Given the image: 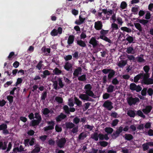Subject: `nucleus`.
Returning a JSON list of instances; mask_svg holds the SVG:
<instances>
[{
    "mask_svg": "<svg viewBox=\"0 0 153 153\" xmlns=\"http://www.w3.org/2000/svg\"><path fill=\"white\" fill-rule=\"evenodd\" d=\"M92 88V87L90 84L86 85L84 87L86 94L88 96L91 97L95 98H96L97 96L94 95L93 92L91 91Z\"/></svg>",
    "mask_w": 153,
    "mask_h": 153,
    "instance_id": "1",
    "label": "nucleus"
},
{
    "mask_svg": "<svg viewBox=\"0 0 153 153\" xmlns=\"http://www.w3.org/2000/svg\"><path fill=\"white\" fill-rule=\"evenodd\" d=\"M47 123L48 126L44 127L43 129L44 131L46 132L48 131L54 129L55 125L54 121L51 120V121H47Z\"/></svg>",
    "mask_w": 153,
    "mask_h": 153,
    "instance_id": "2",
    "label": "nucleus"
},
{
    "mask_svg": "<svg viewBox=\"0 0 153 153\" xmlns=\"http://www.w3.org/2000/svg\"><path fill=\"white\" fill-rule=\"evenodd\" d=\"M128 105L130 106L132 105H135L137 102H139L140 100L138 97H135L134 98L132 97H128L127 99Z\"/></svg>",
    "mask_w": 153,
    "mask_h": 153,
    "instance_id": "3",
    "label": "nucleus"
},
{
    "mask_svg": "<svg viewBox=\"0 0 153 153\" xmlns=\"http://www.w3.org/2000/svg\"><path fill=\"white\" fill-rule=\"evenodd\" d=\"M129 88L132 91H135L137 92L140 91L142 89V88L139 85H137L134 83H131L130 85Z\"/></svg>",
    "mask_w": 153,
    "mask_h": 153,
    "instance_id": "4",
    "label": "nucleus"
},
{
    "mask_svg": "<svg viewBox=\"0 0 153 153\" xmlns=\"http://www.w3.org/2000/svg\"><path fill=\"white\" fill-rule=\"evenodd\" d=\"M73 65L69 62H65L64 66V68L67 71H69V73H72V68Z\"/></svg>",
    "mask_w": 153,
    "mask_h": 153,
    "instance_id": "5",
    "label": "nucleus"
},
{
    "mask_svg": "<svg viewBox=\"0 0 153 153\" xmlns=\"http://www.w3.org/2000/svg\"><path fill=\"white\" fill-rule=\"evenodd\" d=\"M7 125L5 123L0 125V131H2L3 134L6 135L9 134V130L7 129Z\"/></svg>",
    "mask_w": 153,
    "mask_h": 153,
    "instance_id": "6",
    "label": "nucleus"
},
{
    "mask_svg": "<svg viewBox=\"0 0 153 153\" xmlns=\"http://www.w3.org/2000/svg\"><path fill=\"white\" fill-rule=\"evenodd\" d=\"M112 102L109 100H107L104 103L103 106L106 108L107 110L111 111L113 108L112 105Z\"/></svg>",
    "mask_w": 153,
    "mask_h": 153,
    "instance_id": "7",
    "label": "nucleus"
},
{
    "mask_svg": "<svg viewBox=\"0 0 153 153\" xmlns=\"http://www.w3.org/2000/svg\"><path fill=\"white\" fill-rule=\"evenodd\" d=\"M66 142L65 138H62L57 142V146L60 148H63Z\"/></svg>",
    "mask_w": 153,
    "mask_h": 153,
    "instance_id": "8",
    "label": "nucleus"
},
{
    "mask_svg": "<svg viewBox=\"0 0 153 153\" xmlns=\"http://www.w3.org/2000/svg\"><path fill=\"white\" fill-rule=\"evenodd\" d=\"M89 43L92 45L93 47L95 48L98 45V41L96 40L94 37H92L89 41Z\"/></svg>",
    "mask_w": 153,
    "mask_h": 153,
    "instance_id": "9",
    "label": "nucleus"
},
{
    "mask_svg": "<svg viewBox=\"0 0 153 153\" xmlns=\"http://www.w3.org/2000/svg\"><path fill=\"white\" fill-rule=\"evenodd\" d=\"M65 127L64 128L65 129V131H67L68 129H72L75 126V125L72 122H66L64 124Z\"/></svg>",
    "mask_w": 153,
    "mask_h": 153,
    "instance_id": "10",
    "label": "nucleus"
},
{
    "mask_svg": "<svg viewBox=\"0 0 153 153\" xmlns=\"http://www.w3.org/2000/svg\"><path fill=\"white\" fill-rule=\"evenodd\" d=\"M152 107L151 105H146L145 108L142 110L143 112L145 114L148 115L151 112L152 109Z\"/></svg>",
    "mask_w": 153,
    "mask_h": 153,
    "instance_id": "11",
    "label": "nucleus"
},
{
    "mask_svg": "<svg viewBox=\"0 0 153 153\" xmlns=\"http://www.w3.org/2000/svg\"><path fill=\"white\" fill-rule=\"evenodd\" d=\"M103 25L101 21H98L95 22L94 27L97 30H101Z\"/></svg>",
    "mask_w": 153,
    "mask_h": 153,
    "instance_id": "12",
    "label": "nucleus"
},
{
    "mask_svg": "<svg viewBox=\"0 0 153 153\" xmlns=\"http://www.w3.org/2000/svg\"><path fill=\"white\" fill-rule=\"evenodd\" d=\"M82 71V69L81 67H78L74 71L73 74L74 76L75 77H78L79 74H81Z\"/></svg>",
    "mask_w": 153,
    "mask_h": 153,
    "instance_id": "13",
    "label": "nucleus"
},
{
    "mask_svg": "<svg viewBox=\"0 0 153 153\" xmlns=\"http://www.w3.org/2000/svg\"><path fill=\"white\" fill-rule=\"evenodd\" d=\"M85 20V18H83L82 15H80L79 16V19L76 20L75 22V23L78 25H80L83 23Z\"/></svg>",
    "mask_w": 153,
    "mask_h": 153,
    "instance_id": "14",
    "label": "nucleus"
},
{
    "mask_svg": "<svg viewBox=\"0 0 153 153\" xmlns=\"http://www.w3.org/2000/svg\"><path fill=\"white\" fill-rule=\"evenodd\" d=\"M115 71L113 69H111V71L109 72L108 75L107 79L108 82H110L111 79L115 75Z\"/></svg>",
    "mask_w": 153,
    "mask_h": 153,
    "instance_id": "15",
    "label": "nucleus"
},
{
    "mask_svg": "<svg viewBox=\"0 0 153 153\" xmlns=\"http://www.w3.org/2000/svg\"><path fill=\"white\" fill-rule=\"evenodd\" d=\"M66 117V115L63 113H61L60 115L56 117L55 119L57 122H60L62 120L65 119Z\"/></svg>",
    "mask_w": 153,
    "mask_h": 153,
    "instance_id": "16",
    "label": "nucleus"
},
{
    "mask_svg": "<svg viewBox=\"0 0 153 153\" xmlns=\"http://www.w3.org/2000/svg\"><path fill=\"white\" fill-rule=\"evenodd\" d=\"M74 38L75 36L73 35L69 36L67 41V43L68 45H71L73 43L74 40Z\"/></svg>",
    "mask_w": 153,
    "mask_h": 153,
    "instance_id": "17",
    "label": "nucleus"
},
{
    "mask_svg": "<svg viewBox=\"0 0 153 153\" xmlns=\"http://www.w3.org/2000/svg\"><path fill=\"white\" fill-rule=\"evenodd\" d=\"M7 142L4 141H0V149L5 150L7 148Z\"/></svg>",
    "mask_w": 153,
    "mask_h": 153,
    "instance_id": "18",
    "label": "nucleus"
},
{
    "mask_svg": "<svg viewBox=\"0 0 153 153\" xmlns=\"http://www.w3.org/2000/svg\"><path fill=\"white\" fill-rule=\"evenodd\" d=\"M62 78L60 77L57 78V80L58 82V84L59 85V87H58V89L60 88H63L64 86V84L62 82Z\"/></svg>",
    "mask_w": 153,
    "mask_h": 153,
    "instance_id": "19",
    "label": "nucleus"
},
{
    "mask_svg": "<svg viewBox=\"0 0 153 153\" xmlns=\"http://www.w3.org/2000/svg\"><path fill=\"white\" fill-rule=\"evenodd\" d=\"M76 42L77 44L81 47L84 48L86 46L85 42L81 39L77 40Z\"/></svg>",
    "mask_w": 153,
    "mask_h": 153,
    "instance_id": "20",
    "label": "nucleus"
},
{
    "mask_svg": "<svg viewBox=\"0 0 153 153\" xmlns=\"http://www.w3.org/2000/svg\"><path fill=\"white\" fill-rule=\"evenodd\" d=\"M43 74L41 75V76L43 78H45L48 76H49L51 75V73L50 71L48 70H45L43 71Z\"/></svg>",
    "mask_w": 153,
    "mask_h": 153,
    "instance_id": "21",
    "label": "nucleus"
},
{
    "mask_svg": "<svg viewBox=\"0 0 153 153\" xmlns=\"http://www.w3.org/2000/svg\"><path fill=\"white\" fill-rule=\"evenodd\" d=\"M144 85H149L153 84V79L149 78L143 82Z\"/></svg>",
    "mask_w": 153,
    "mask_h": 153,
    "instance_id": "22",
    "label": "nucleus"
},
{
    "mask_svg": "<svg viewBox=\"0 0 153 153\" xmlns=\"http://www.w3.org/2000/svg\"><path fill=\"white\" fill-rule=\"evenodd\" d=\"M127 114L131 117H134L136 115L135 111L131 110L128 111Z\"/></svg>",
    "mask_w": 153,
    "mask_h": 153,
    "instance_id": "23",
    "label": "nucleus"
},
{
    "mask_svg": "<svg viewBox=\"0 0 153 153\" xmlns=\"http://www.w3.org/2000/svg\"><path fill=\"white\" fill-rule=\"evenodd\" d=\"M79 97L82 100L88 101L89 97L86 94H82L80 95Z\"/></svg>",
    "mask_w": 153,
    "mask_h": 153,
    "instance_id": "24",
    "label": "nucleus"
},
{
    "mask_svg": "<svg viewBox=\"0 0 153 153\" xmlns=\"http://www.w3.org/2000/svg\"><path fill=\"white\" fill-rule=\"evenodd\" d=\"M126 52L128 54H134V50L133 47L131 46H129L128 47Z\"/></svg>",
    "mask_w": 153,
    "mask_h": 153,
    "instance_id": "25",
    "label": "nucleus"
},
{
    "mask_svg": "<svg viewBox=\"0 0 153 153\" xmlns=\"http://www.w3.org/2000/svg\"><path fill=\"white\" fill-rule=\"evenodd\" d=\"M127 63L126 60H122L119 62L118 65L120 68H123Z\"/></svg>",
    "mask_w": 153,
    "mask_h": 153,
    "instance_id": "26",
    "label": "nucleus"
},
{
    "mask_svg": "<svg viewBox=\"0 0 153 153\" xmlns=\"http://www.w3.org/2000/svg\"><path fill=\"white\" fill-rule=\"evenodd\" d=\"M39 145L36 144V146L34 149H33L31 152V153H36L39 152L41 150V147H38Z\"/></svg>",
    "mask_w": 153,
    "mask_h": 153,
    "instance_id": "27",
    "label": "nucleus"
},
{
    "mask_svg": "<svg viewBox=\"0 0 153 153\" xmlns=\"http://www.w3.org/2000/svg\"><path fill=\"white\" fill-rule=\"evenodd\" d=\"M99 38L100 39H102L106 42H108L109 43H111L112 42L110 39H109L106 36H100Z\"/></svg>",
    "mask_w": 153,
    "mask_h": 153,
    "instance_id": "28",
    "label": "nucleus"
},
{
    "mask_svg": "<svg viewBox=\"0 0 153 153\" xmlns=\"http://www.w3.org/2000/svg\"><path fill=\"white\" fill-rule=\"evenodd\" d=\"M134 25L136 29L138 30L140 32H141L143 30L141 25L139 23H135Z\"/></svg>",
    "mask_w": 153,
    "mask_h": 153,
    "instance_id": "29",
    "label": "nucleus"
},
{
    "mask_svg": "<svg viewBox=\"0 0 153 153\" xmlns=\"http://www.w3.org/2000/svg\"><path fill=\"white\" fill-rule=\"evenodd\" d=\"M134 138L133 136L131 134H125V138L127 140H131Z\"/></svg>",
    "mask_w": 153,
    "mask_h": 153,
    "instance_id": "30",
    "label": "nucleus"
},
{
    "mask_svg": "<svg viewBox=\"0 0 153 153\" xmlns=\"http://www.w3.org/2000/svg\"><path fill=\"white\" fill-rule=\"evenodd\" d=\"M114 85H110L107 88V91L108 93H111L113 92L114 90Z\"/></svg>",
    "mask_w": 153,
    "mask_h": 153,
    "instance_id": "31",
    "label": "nucleus"
},
{
    "mask_svg": "<svg viewBox=\"0 0 153 153\" xmlns=\"http://www.w3.org/2000/svg\"><path fill=\"white\" fill-rule=\"evenodd\" d=\"M53 72L54 74L59 75L62 74V71L58 68H56L53 71Z\"/></svg>",
    "mask_w": 153,
    "mask_h": 153,
    "instance_id": "32",
    "label": "nucleus"
},
{
    "mask_svg": "<svg viewBox=\"0 0 153 153\" xmlns=\"http://www.w3.org/2000/svg\"><path fill=\"white\" fill-rule=\"evenodd\" d=\"M41 122L36 120H33L31 122V126H37Z\"/></svg>",
    "mask_w": 153,
    "mask_h": 153,
    "instance_id": "33",
    "label": "nucleus"
},
{
    "mask_svg": "<svg viewBox=\"0 0 153 153\" xmlns=\"http://www.w3.org/2000/svg\"><path fill=\"white\" fill-rule=\"evenodd\" d=\"M137 22L140 23L143 25L144 26L146 25V24L148 23L149 21L144 19H138Z\"/></svg>",
    "mask_w": 153,
    "mask_h": 153,
    "instance_id": "34",
    "label": "nucleus"
},
{
    "mask_svg": "<svg viewBox=\"0 0 153 153\" xmlns=\"http://www.w3.org/2000/svg\"><path fill=\"white\" fill-rule=\"evenodd\" d=\"M109 32V30H105L103 29H102L100 31V36H105Z\"/></svg>",
    "mask_w": 153,
    "mask_h": 153,
    "instance_id": "35",
    "label": "nucleus"
},
{
    "mask_svg": "<svg viewBox=\"0 0 153 153\" xmlns=\"http://www.w3.org/2000/svg\"><path fill=\"white\" fill-rule=\"evenodd\" d=\"M126 40L129 43H133L134 39L132 36L128 35V36L126 39Z\"/></svg>",
    "mask_w": 153,
    "mask_h": 153,
    "instance_id": "36",
    "label": "nucleus"
},
{
    "mask_svg": "<svg viewBox=\"0 0 153 153\" xmlns=\"http://www.w3.org/2000/svg\"><path fill=\"white\" fill-rule=\"evenodd\" d=\"M74 100L75 102V103L77 105L80 107V106H81L82 104V102L80 101L76 97L74 98Z\"/></svg>",
    "mask_w": 153,
    "mask_h": 153,
    "instance_id": "37",
    "label": "nucleus"
},
{
    "mask_svg": "<svg viewBox=\"0 0 153 153\" xmlns=\"http://www.w3.org/2000/svg\"><path fill=\"white\" fill-rule=\"evenodd\" d=\"M105 131L108 134H111L113 131V129L111 127H106L105 128Z\"/></svg>",
    "mask_w": 153,
    "mask_h": 153,
    "instance_id": "38",
    "label": "nucleus"
},
{
    "mask_svg": "<svg viewBox=\"0 0 153 153\" xmlns=\"http://www.w3.org/2000/svg\"><path fill=\"white\" fill-rule=\"evenodd\" d=\"M111 27L112 31H114V30H117L118 29V25L115 23H113L111 24Z\"/></svg>",
    "mask_w": 153,
    "mask_h": 153,
    "instance_id": "39",
    "label": "nucleus"
},
{
    "mask_svg": "<svg viewBox=\"0 0 153 153\" xmlns=\"http://www.w3.org/2000/svg\"><path fill=\"white\" fill-rule=\"evenodd\" d=\"M42 61H40L37 64L36 66V68H37L39 70H40L41 69L43 65L42 64Z\"/></svg>",
    "mask_w": 153,
    "mask_h": 153,
    "instance_id": "40",
    "label": "nucleus"
},
{
    "mask_svg": "<svg viewBox=\"0 0 153 153\" xmlns=\"http://www.w3.org/2000/svg\"><path fill=\"white\" fill-rule=\"evenodd\" d=\"M78 79L79 81H85L86 79V75L84 74L79 76Z\"/></svg>",
    "mask_w": 153,
    "mask_h": 153,
    "instance_id": "41",
    "label": "nucleus"
},
{
    "mask_svg": "<svg viewBox=\"0 0 153 153\" xmlns=\"http://www.w3.org/2000/svg\"><path fill=\"white\" fill-rule=\"evenodd\" d=\"M47 97V92L46 91H44L42 94V96L41 97V100H42L43 101H44L46 98Z\"/></svg>",
    "mask_w": 153,
    "mask_h": 153,
    "instance_id": "42",
    "label": "nucleus"
},
{
    "mask_svg": "<svg viewBox=\"0 0 153 153\" xmlns=\"http://www.w3.org/2000/svg\"><path fill=\"white\" fill-rule=\"evenodd\" d=\"M98 137L99 134H98L97 132H94L93 135L91 136L92 138L94 140L96 141L98 140Z\"/></svg>",
    "mask_w": 153,
    "mask_h": 153,
    "instance_id": "43",
    "label": "nucleus"
},
{
    "mask_svg": "<svg viewBox=\"0 0 153 153\" xmlns=\"http://www.w3.org/2000/svg\"><path fill=\"white\" fill-rule=\"evenodd\" d=\"M35 117V118L37 119V120L41 121L42 120V117L38 113L36 112L34 114Z\"/></svg>",
    "mask_w": 153,
    "mask_h": 153,
    "instance_id": "44",
    "label": "nucleus"
},
{
    "mask_svg": "<svg viewBox=\"0 0 153 153\" xmlns=\"http://www.w3.org/2000/svg\"><path fill=\"white\" fill-rule=\"evenodd\" d=\"M121 29L122 30L128 33L131 32V30L130 29L126 27H122L121 28Z\"/></svg>",
    "mask_w": 153,
    "mask_h": 153,
    "instance_id": "45",
    "label": "nucleus"
},
{
    "mask_svg": "<svg viewBox=\"0 0 153 153\" xmlns=\"http://www.w3.org/2000/svg\"><path fill=\"white\" fill-rule=\"evenodd\" d=\"M119 120L117 119H115L111 123V126L112 127L115 126L118 124Z\"/></svg>",
    "mask_w": 153,
    "mask_h": 153,
    "instance_id": "46",
    "label": "nucleus"
},
{
    "mask_svg": "<svg viewBox=\"0 0 153 153\" xmlns=\"http://www.w3.org/2000/svg\"><path fill=\"white\" fill-rule=\"evenodd\" d=\"M149 77L150 75L149 73H146L145 74H144L143 75V78L142 80V82L149 78Z\"/></svg>",
    "mask_w": 153,
    "mask_h": 153,
    "instance_id": "47",
    "label": "nucleus"
},
{
    "mask_svg": "<svg viewBox=\"0 0 153 153\" xmlns=\"http://www.w3.org/2000/svg\"><path fill=\"white\" fill-rule=\"evenodd\" d=\"M137 114L143 118H145L146 117L143 114L142 112L140 110H138L137 111Z\"/></svg>",
    "mask_w": 153,
    "mask_h": 153,
    "instance_id": "48",
    "label": "nucleus"
},
{
    "mask_svg": "<svg viewBox=\"0 0 153 153\" xmlns=\"http://www.w3.org/2000/svg\"><path fill=\"white\" fill-rule=\"evenodd\" d=\"M42 112L44 115H46L50 113V111L47 108H45L42 110Z\"/></svg>",
    "mask_w": 153,
    "mask_h": 153,
    "instance_id": "49",
    "label": "nucleus"
},
{
    "mask_svg": "<svg viewBox=\"0 0 153 153\" xmlns=\"http://www.w3.org/2000/svg\"><path fill=\"white\" fill-rule=\"evenodd\" d=\"M119 81L117 80L116 77L113 79L111 82L112 84L114 85H116L119 84Z\"/></svg>",
    "mask_w": 153,
    "mask_h": 153,
    "instance_id": "50",
    "label": "nucleus"
},
{
    "mask_svg": "<svg viewBox=\"0 0 153 153\" xmlns=\"http://www.w3.org/2000/svg\"><path fill=\"white\" fill-rule=\"evenodd\" d=\"M50 34L52 36H55L57 35V30L56 29H53L51 32Z\"/></svg>",
    "mask_w": 153,
    "mask_h": 153,
    "instance_id": "51",
    "label": "nucleus"
},
{
    "mask_svg": "<svg viewBox=\"0 0 153 153\" xmlns=\"http://www.w3.org/2000/svg\"><path fill=\"white\" fill-rule=\"evenodd\" d=\"M120 134L118 132L116 131L115 132H114L111 135V136L113 138L116 139L119 136Z\"/></svg>",
    "mask_w": 153,
    "mask_h": 153,
    "instance_id": "52",
    "label": "nucleus"
},
{
    "mask_svg": "<svg viewBox=\"0 0 153 153\" xmlns=\"http://www.w3.org/2000/svg\"><path fill=\"white\" fill-rule=\"evenodd\" d=\"M147 91V88H143L141 91V94L143 96H146V95Z\"/></svg>",
    "mask_w": 153,
    "mask_h": 153,
    "instance_id": "53",
    "label": "nucleus"
},
{
    "mask_svg": "<svg viewBox=\"0 0 153 153\" xmlns=\"http://www.w3.org/2000/svg\"><path fill=\"white\" fill-rule=\"evenodd\" d=\"M55 100L57 102L60 103H62L63 101L62 98L59 97H56L55 98Z\"/></svg>",
    "mask_w": 153,
    "mask_h": 153,
    "instance_id": "54",
    "label": "nucleus"
},
{
    "mask_svg": "<svg viewBox=\"0 0 153 153\" xmlns=\"http://www.w3.org/2000/svg\"><path fill=\"white\" fill-rule=\"evenodd\" d=\"M7 99L9 101L10 103H12L13 102V97L12 96L10 95L7 96Z\"/></svg>",
    "mask_w": 153,
    "mask_h": 153,
    "instance_id": "55",
    "label": "nucleus"
},
{
    "mask_svg": "<svg viewBox=\"0 0 153 153\" xmlns=\"http://www.w3.org/2000/svg\"><path fill=\"white\" fill-rule=\"evenodd\" d=\"M127 6V4L125 1H122L120 4V7L123 9H125L126 8Z\"/></svg>",
    "mask_w": 153,
    "mask_h": 153,
    "instance_id": "56",
    "label": "nucleus"
},
{
    "mask_svg": "<svg viewBox=\"0 0 153 153\" xmlns=\"http://www.w3.org/2000/svg\"><path fill=\"white\" fill-rule=\"evenodd\" d=\"M141 75L140 74H138L134 78V82L136 83L138 82L139 79L141 78Z\"/></svg>",
    "mask_w": 153,
    "mask_h": 153,
    "instance_id": "57",
    "label": "nucleus"
},
{
    "mask_svg": "<svg viewBox=\"0 0 153 153\" xmlns=\"http://www.w3.org/2000/svg\"><path fill=\"white\" fill-rule=\"evenodd\" d=\"M63 109L65 113L67 114H69V109L67 105H65L63 106Z\"/></svg>",
    "mask_w": 153,
    "mask_h": 153,
    "instance_id": "58",
    "label": "nucleus"
},
{
    "mask_svg": "<svg viewBox=\"0 0 153 153\" xmlns=\"http://www.w3.org/2000/svg\"><path fill=\"white\" fill-rule=\"evenodd\" d=\"M55 129L56 131L59 132L62 131V128L58 125H56L55 126Z\"/></svg>",
    "mask_w": 153,
    "mask_h": 153,
    "instance_id": "59",
    "label": "nucleus"
},
{
    "mask_svg": "<svg viewBox=\"0 0 153 153\" xmlns=\"http://www.w3.org/2000/svg\"><path fill=\"white\" fill-rule=\"evenodd\" d=\"M142 147L144 151L147 150L149 148V146L147 143L143 144L142 145Z\"/></svg>",
    "mask_w": 153,
    "mask_h": 153,
    "instance_id": "60",
    "label": "nucleus"
},
{
    "mask_svg": "<svg viewBox=\"0 0 153 153\" xmlns=\"http://www.w3.org/2000/svg\"><path fill=\"white\" fill-rule=\"evenodd\" d=\"M100 145L102 147H105L108 145V143L105 141H100L99 142Z\"/></svg>",
    "mask_w": 153,
    "mask_h": 153,
    "instance_id": "61",
    "label": "nucleus"
},
{
    "mask_svg": "<svg viewBox=\"0 0 153 153\" xmlns=\"http://www.w3.org/2000/svg\"><path fill=\"white\" fill-rule=\"evenodd\" d=\"M150 68L149 65H145L143 68V70L146 73H149L148 72Z\"/></svg>",
    "mask_w": 153,
    "mask_h": 153,
    "instance_id": "62",
    "label": "nucleus"
},
{
    "mask_svg": "<svg viewBox=\"0 0 153 153\" xmlns=\"http://www.w3.org/2000/svg\"><path fill=\"white\" fill-rule=\"evenodd\" d=\"M23 80L21 78H18L17 79V81L15 83V86H17L18 85L21 83Z\"/></svg>",
    "mask_w": 153,
    "mask_h": 153,
    "instance_id": "63",
    "label": "nucleus"
},
{
    "mask_svg": "<svg viewBox=\"0 0 153 153\" xmlns=\"http://www.w3.org/2000/svg\"><path fill=\"white\" fill-rule=\"evenodd\" d=\"M147 92L150 96H152L153 94V90L151 88H149L147 90Z\"/></svg>",
    "mask_w": 153,
    "mask_h": 153,
    "instance_id": "64",
    "label": "nucleus"
}]
</instances>
